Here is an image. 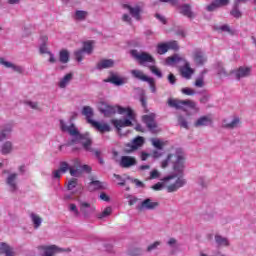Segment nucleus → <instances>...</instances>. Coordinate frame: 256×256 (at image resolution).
Wrapping results in <instances>:
<instances>
[{"label":"nucleus","mask_w":256,"mask_h":256,"mask_svg":"<svg viewBox=\"0 0 256 256\" xmlns=\"http://www.w3.org/2000/svg\"><path fill=\"white\" fill-rule=\"evenodd\" d=\"M169 107H174L175 109H183V107H189L190 109H194L195 111H199L197 107V103L193 100H177V99H169L168 100Z\"/></svg>","instance_id":"6"},{"label":"nucleus","mask_w":256,"mask_h":256,"mask_svg":"<svg viewBox=\"0 0 256 256\" xmlns=\"http://www.w3.org/2000/svg\"><path fill=\"white\" fill-rule=\"evenodd\" d=\"M62 174H64L66 171H69L71 173V166L67 162H61L60 168L58 169Z\"/></svg>","instance_id":"50"},{"label":"nucleus","mask_w":256,"mask_h":256,"mask_svg":"<svg viewBox=\"0 0 256 256\" xmlns=\"http://www.w3.org/2000/svg\"><path fill=\"white\" fill-rule=\"evenodd\" d=\"M0 64L6 67V69L14 70L16 73H23L25 71V69L22 66L9 62L4 58H0Z\"/></svg>","instance_id":"18"},{"label":"nucleus","mask_w":256,"mask_h":256,"mask_svg":"<svg viewBox=\"0 0 256 256\" xmlns=\"http://www.w3.org/2000/svg\"><path fill=\"white\" fill-rule=\"evenodd\" d=\"M61 175H63L59 169L54 170L52 172V179H61Z\"/></svg>","instance_id":"63"},{"label":"nucleus","mask_w":256,"mask_h":256,"mask_svg":"<svg viewBox=\"0 0 256 256\" xmlns=\"http://www.w3.org/2000/svg\"><path fill=\"white\" fill-rule=\"evenodd\" d=\"M151 144L153 145V147L155 149H158V151H163V147H165V145H167V141H163L159 138H152L150 139Z\"/></svg>","instance_id":"31"},{"label":"nucleus","mask_w":256,"mask_h":256,"mask_svg":"<svg viewBox=\"0 0 256 256\" xmlns=\"http://www.w3.org/2000/svg\"><path fill=\"white\" fill-rule=\"evenodd\" d=\"M87 15H89L87 11L77 10L74 14V19L75 21H85V19H87Z\"/></svg>","instance_id":"36"},{"label":"nucleus","mask_w":256,"mask_h":256,"mask_svg":"<svg viewBox=\"0 0 256 256\" xmlns=\"http://www.w3.org/2000/svg\"><path fill=\"white\" fill-rule=\"evenodd\" d=\"M195 87H198V88H203L205 87V78H203V76H200L196 79L195 81Z\"/></svg>","instance_id":"53"},{"label":"nucleus","mask_w":256,"mask_h":256,"mask_svg":"<svg viewBox=\"0 0 256 256\" xmlns=\"http://www.w3.org/2000/svg\"><path fill=\"white\" fill-rule=\"evenodd\" d=\"M130 55H132V57H134V59H136L140 65H145V63H152V65H155V58H153V56L147 52L131 50Z\"/></svg>","instance_id":"8"},{"label":"nucleus","mask_w":256,"mask_h":256,"mask_svg":"<svg viewBox=\"0 0 256 256\" xmlns=\"http://www.w3.org/2000/svg\"><path fill=\"white\" fill-rule=\"evenodd\" d=\"M77 187V179L73 178L72 180L68 181L67 189L68 191H73Z\"/></svg>","instance_id":"56"},{"label":"nucleus","mask_w":256,"mask_h":256,"mask_svg":"<svg viewBox=\"0 0 256 256\" xmlns=\"http://www.w3.org/2000/svg\"><path fill=\"white\" fill-rule=\"evenodd\" d=\"M252 68L247 66H241L234 71L236 79H243L251 75Z\"/></svg>","instance_id":"16"},{"label":"nucleus","mask_w":256,"mask_h":256,"mask_svg":"<svg viewBox=\"0 0 256 256\" xmlns=\"http://www.w3.org/2000/svg\"><path fill=\"white\" fill-rule=\"evenodd\" d=\"M143 143H145V139L141 136L136 137L131 144H128L130 149L128 151H135L139 149V147H143Z\"/></svg>","instance_id":"27"},{"label":"nucleus","mask_w":256,"mask_h":256,"mask_svg":"<svg viewBox=\"0 0 256 256\" xmlns=\"http://www.w3.org/2000/svg\"><path fill=\"white\" fill-rule=\"evenodd\" d=\"M82 173H91V166L87 164H82L81 160L75 158L70 164V175L72 177H81Z\"/></svg>","instance_id":"5"},{"label":"nucleus","mask_w":256,"mask_h":256,"mask_svg":"<svg viewBox=\"0 0 256 256\" xmlns=\"http://www.w3.org/2000/svg\"><path fill=\"white\" fill-rule=\"evenodd\" d=\"M169 163H173V169L176 173H183L185 170V155L181 149H177L174 154H169L166 160L161 163L162 169L169 167Z\"/></svg>","instance_id":"4"},{"label":"nucleus","mask_w":256,"mask_h":256,"mask_svg":"<svg viewBox=\"0 0 256 256\" xmlns=\"http://www.w3.org/2000/svg\"><path fill=\"white\" fill-rule=\"evenodd\" d=\"M41 40H42V44L39 47V52L42 55L45 54V53H47V55H48L49 54V50L47 49V44H45V43H47V40H48L47 36H42Z\"/></svg>","instance_id":"39"},{"label":"nucleus","mask_w":256,"mask_h":256,"mask_svg":"<svg viewBox=\"0 0 256 256\" xmlns=\"http://www.w3.org/2000/svg\"><path fill=\"white\" fill-rule=\"evenodd\" d=\"M222 127L224 129H237V127H241V119L239 117H235L233 120H224L222 122Z\"/></svg>","instance_id":"21"},{"label":"nucleus","mask_w":256,"mask_h":256,"mask_svg":"<svg viewBox=\"0 0 256 256\" xmlns=\"http://www.w3.org/2000/svg\"><path fill=\"white\" fill-rule=\"evenodd\" d=\"M80 205V213L83 214L84 217H90L91 214L95 211V207H92L88 202H79Z\"/></svg>","instance_id":"19"},{"label":"nucleus","mask_w":256,"mask_h":256,"mask_svg":"<svg viewBox=\"0 0 256 256\" xmlns=\"http://www.w3.org/2000/svg\"><path fill=\"white\" fill-rule=\"evenodd\" d=\"M0 255L15 256V250L5 242L0 243Z\"/></svg>","instance_id":"23"},{"label":"nucleus","mask_w":256,"mask_h":256,"mask_svg":"<svg viewBox=\"0 0 256 256\" xmlns=\"http://www.w3.org/2000/svg\"><path fill=\"white\" fill-rule=\"evenodd\" d=\"M13 131V126L11 124H6L0 128V141H5L11 137V132Z\"/></svg>","instance_id":"20"},{"label":"nucleus","mask_w":256,"mask_h":256,"mask_svg":"<svg viewBox=\"0 0 256 256\" xmlns=\"http://www.w3.org/2000/svg\"><path fill=\"white\" fill-rule=\"evenodd\" d=\"M119 165L124 169H129V167H133V165H137V160L135 159V157L122 156L120 159Z\"/></svg>","instance_id":"17"},{"label":"nucleus","mask_w":256,"mask_h":256,"mask_svg":"<svg viewBox=\"0 0 256 256\" xmlns=\"http://www.w3.org/2000/svg\"><path fill=\"white\" fill-rule=\"evenodd\" d=\"M149 69H150L151 73H153V75H156V77H158L159 79H161V77H163L161 70H159L154 65L149 66Z\"/></svg>","instance_id":"51"},{"label":"nucleus","mask_w":256,"mask_h":256,"mask_svg":"<svg viewBox=\"0 0 256 256\" xmlns=\"http://www.w3.org/2000/svg\"><path fill=\"white\" fill-rule=\"evenodd\" d=\"M217 73H218V75H220L221 77L227 76V72H225V68H223V64H222V63H218V64H217Z\"/></svg>","instance_id":"54"},{"label":"nucleus","mask_w":256,"mask_h":256,"mask_svg":"<svg viewBox=\"0 0 256 256\" xmlns=\"http://www.w3.org/2000/svg\"><path fill=\"white\" fill-rule=\"evenodd\" d=\"M215 241L218 245H223L224 247L229 246V241H227V238H224L222 236L216 235L215 236Z\"/></svg>","instance_id":"43"},{"label":"nucleus","mask_w":256,"mask_h":256,"mask_svg":"<svg viewBox=\"0 0 256 256\" xmlns=\"http://www.w3.org/2000/svg\"><path fill=\"white\" fill-rule=\"evenodd\" d=\"M113 213V209L111 207H106L101 213L97 214L98 219H105L109 217Z\"/></svg>","instance_id":"41"},{"label":"nucleus","mask_w":256,"mask_h":256,"mask_svg":"<svg viewBox=\"0 0 256 256\" xmlns=\"http://www.w3.org/2000/svg\"><path fill=\"white\" fill-rule=\"evenodd\" d=\"M68 210L70 211V213H72V215H74V217H79L80 212H79V209L77 208V205L69 204Z\"/></svg>","instance_id":"47"},{"label":"nucleus","mask_w":256,"mask_h":256,"mask_svg":"<svg viewBox=\"0 0 256 256\" xmlns=\"http://www.w3.org/2000/svg\"><path fill=\"white\" fill-rule=\"evenodd\" d=\"M129 256H143V248L134 247L128 250Z\"/></svg>","instance_id":"40"},{"label":"nucleus","mask_w":256,"mask_h":256,"mask_svg":"<svg viewBox=\"0 0 256 256\" xmlns=\"http://www.w3.org/2000/svg\"><path fill=\"white\" fill-rule=\"evenodd\" d=\"M60 129L64 133H69V135L72 137V144L80 143L85 151H90V153H93V148H91L92 140L88 133L81 134L79 129L75 127V124L67 125L63 120H60Z\"/></svg>","instance_id":"2"},{"label":"nucleus","mask_w":256,"mask_h":256,"mask_svg":"<svg viewBox=\"0 0 256 256\" xmlns=\"http://www.w3.org/2000/svg\"><path fill=\"white\" fill-rule=\"evenodd\" d=\"M146 83L149 84L152 93H155L157 91V88L155 87V79L150 78Z\"/></svg>","instance_id":"59"},{"label":"nucleus","mask_w":256,"mask_h":256,"mask_svg":"<svg viewBox=\"0 0 256 256\" xmlns=\"http://www.w3.org/2000/svg\"><path fill=\"white\" fill-rule=\"evenodd\" d=\"M178 124L180 127H183V129H189V123L187 122V119L183 116H178Z\"/></svg>","instance_id":"49"},{"label":"nucleus","mask_w":256,"mask_h":256,"mask_svg":"<svg viewBox=\"0 0 256 256\" xmlns=\"http://www.w3.org/2000/svg\"><path fill=\"white\" fill-rule=\"evenodd\" d=\"M169 49L177 51L179 49V44L177 41H170L166 43H160L157 45L156 51L158 55H165Z\"/></svg>","instance_id":"11"},{"label":"nucleus","mask_w":256,"mask_h":256,"mask_svg":"<svg viewBox=\"0 0 256 256\" xmlns=\"http://www.w3.org/2000/svg\"><path fill=\"white\" fill-rule=\"evenodd\" d=\"M197 183L198 185H200V187H207L209 180H207L205 176H199L197 179Z\"/></svg>","instance_id":"52"},{"label":"nucleus","mask_w":256,"mask_h":256,"mask_svg":"<svg viewBox=\"0 0 256 256\" xmlns=\"http://www.w3.org/2000/svg\"><path fill=\"white\" fill-rule=\"evenodd\" d=\"M22 229L25 233L31 234L33 231H37V229H39V225H26Z\"/></svg>","instance_id":"48"},{"label":"nucleus","mask_w":256,"mask_h":256,"mask_svg":"<svg viewBox=\"0 0 256 256\" xmlns=\"http://www.w3.org/2000/svg\"><path fill=\"white\" fill-rule=\"evenodd\" d=\"M225 5H229V0H215L207 6V11H215L219 7H225Z\"/></svg>","instance_id":"25"},{"label":"nucleus","mask_w":256,"mask_h":256,"mask_svg":"<svg viewBox=\"0 0 256 256\" xmlns=\"http://www.w3.org/2000/svg\"><path fill=\"white\" fill-rule=\"evenodd\" d=\"M181 91L184 95H195V90H193L192 88H182Z\"/></svg>","instance_id":"60"},{"label":"nucleus","mask_w":256,"mask_h":256,"mask_svg":"<svg viewBox=\"0 0 256 256\" xmlns=\"http://www.w3.org/2000/svg\"><path fill=\"white\" fill-rule=\"evenodd\" d=\"M214 29L216 31H224L227 33L231 32V29L229 28V25H227V24H224L222 26H214Z\"/></svg>","instance_id":"57"},{"label":"nucleus","mask_w":256,"mask_h":256,"mask_svg":"<svg viewBox=\"0 0 256 256\" xmlns=\"http://www.w3.org/2000/svg\"><path fill=\"white\" fill-rule=\"evenodd\" d=\"M166 64L172 67L177 65L178 67L181 68L189 65L190 63L187 61V58H185V56H182L180 54H174L166 58Z\"/></svg>","instance_id":"9"},{"label":"nucleus","mask_w":256,"mask_h":256,"mask_svg":"<svg viewBox=\"0 0 256 256\" xmlns=\"http://www.w3.org/2000/svg\"><path fill=\"white\" fill-rule=\"evenodd\" d=\"M142 121L145 125L152 131V133L157 132V122H155V113H150L142 116Z\"/></svg>","instance_id":"13"},{"label":"nucleus","mask_w":256,"mask_h":256,"mask_svg":"<svg viewBox=\"0 0 256 256\" xmlns=\"http://www.w3.org/2000/svg\"><path fill=\"white\" fill-rule=\"evenodd\" d=\"M160 245H161V241H155L154 243L147 246L146 253H153V251H157Z\"/></svg>","instance_id":"42"},{"label":"nucleus","mask_w":256,"mask_h":256,"mask_svg":"<svg viewBox=\"0 0 256 256\" xmlns=\"http://www.w3.org/2000/svg\"><path fill=\"white\" fill-rule=\"evenodd\" d=\"M167 245H168L169 247H175V246L177 245V239H175V238H170V239L168 240V242H167Z\"/></svg>","instance_id":"64"},{"label":"nucleus","mask_w":256,"mask_h":256,"mask_svg":"<svg viewBox=\"0 0 256 256\" xmlns=\"http://www.w3.org/2000/svg\"><path fill=\"white\" fill-rule=\"evenodd\" d=\"M115 179L118 180V185H120L121 187H123V185H125V179L119 175V174H114Z\"/></svg>","instance_id":"62"},{"label":"nucleus","mask_w":256,"mask_h":256,"mask_svg":"<svg viewBox=\"0 0 256 256\" xmlns=\"http://www.w3.org/2000/svg\"><path fill=\"white\" fill-rule=\"evenodd\" d=\"M98 109L105 117H111V115H115L119 113V115H125L124 119H113L111 121L112 125L117 129L119 135H125L121 133L122 127H133V123H135V111L131 109V107H121V106H111L107 102H100L98 105Z\"/></svg>","instance_id":"1"},{"label":"nucleus","mask_w":256,"mask_h":256,"mask_svg":"<svg viewBox=\"0 0 256 256\" xmlns=\"http://www.w3.org/2000/svg\"><path fill=\"white\" fill-rule=\"evenodd\" d=\"M192 59L195 65L203 66L207 63V56L200 49L194 50L192 53Z\"/></svg>","instance_id":"14"},{"label":"nucleus","mask_w":256,"mask_h":256,"mask_svg":"<svg viewBox=\"0 0 256 256\" xmlns=\"http://www.w3.org/2000/svg\"><path fill=\"white\" fill-rule=\"evenodd\" d=\"M123 9H127L136 21H141V13H143V3H138L134 6H131L129 4H124Z\"/></svg>","instance_id":"10"},{"label":"nucleus","mask_w":256,"mask_h":256,"mask_svg":"<svg viewBox=\"0 0 256 256\" xmlns=\"http://www.w3.org/2000/svg\"><path fill=\"white\" fill-rule=\"evenodd\" d=\"M131 75L135 77V79H139L140 81L147 82L151 77L145 75L141 70H131Z\"/></svg>","instance_id":"35"},{"label":"nucleus","mask_w":256,"mask_h":256,"mask_svg":"<svg viewBox=\"0 0 256 256\" xmlns=\"http://www.w3.org/2000/svg\"><path fill=\"white\" fill-rule=\"evenodd\" d=\"M195 70L191 68V64H187L186 66L180 67V74L184 79H191Z\"/></svg>","instance_id":"24"},{"label":"nucleus","mask_w":256,"mask_h":256,"mask_svg":"<svg viewBox=\"0 0 256 256\" xmlns=\"http://www.w3.org/2000/svg\"><path fill=\"white\" fill-rule=\"evenodd\" d=\"M207 125H211V118L207 116L200 117L195 123L194 127H207Z\"/></svg>","instance_id":"32"},{"label":"nucleus","mask_w":256,"mask_h":256,"mask_svg":"<svg viewBox=\"0 0 256 256\" xmlns=\"http://www.w3.org/2000/svg\"><path fill=\"white\" fill-rule=\"evenodd\" d=\"M30 217L34 225H41L43 223V219L40 218L38 214L32 213Z\"/></svg>","instance_id":"45"},{"label":"nucleus","mask_w":256,"mask_h":256,"mask_svg":"<svg viewBox=\"0 0 256 256\" xmlns=\"http://www.w3.org/2000/svg\"><path fill=\"white\" fill-rule=\"evenodd\" d=\"M238 7L239 5L235 4L234 8L231 11V15L233 17H236V19H239V17H241V11H239Z\"/></svg>","instance_id":"55"},{"label":"nucleus","mask_w":256,"mask_h":256,"mask_svg":"<svg viewBox=\"0 0 256 256\" xmlns=\"http://www.w3.org/2000/svg\"><path fill=\"white\" fill-rule=\"evenodd\" d=\"M59 61L60 63H69V51L68 50H61L59 53Z\"/></svg>","instance_id":"37"},{"label":"nucleus","mask_w":256,"mask_h":256,"mask_svg":"<svg viewBox=\"0 0 256 256\" xmlns=\"http://www.w3.org/2000/svg\"><path fill=\"white\" fill-rule=\"evenodd\" d=\"M107 83H113L114 85H123V79L117 77V76H112L109 79L105 80Z\"/></svg>","instance_id":"44"},{"label":"nucleus","mask_w":256,"mask_h":256,"mask_svg":"<svg viewBox=\"0 0 256 256\" xmlns=\"http://www.w3.org/2000/svg\"><path fill=\"white\" fill-rule=\"evenodd\" d=\"M0 152L2 155H9V153L13 152V142L6 141L0 146Z\"/></svg>","instance_id":"30"},{"label":"nucleus","mask_w":256,"mask_h":256,"mask_svg":"<svg viewBox=\"0 0 256 256\" xmlns=\"http://www.w3.org/2000/svg\"><path fill=\"white\" fill-rule=\"evenodd\" d=\"M115 66V61L113 59H103L100 60L97 64V69H111V67Z\"/></svg>","instance_id":"28"},{"label":"nucleus","mask_w":256,"mask_h":256,"mask_svg":"<svg viewBox=\"0 0 256 256\" xmlns=\"http://www.w3.org/2000/svg\"><path fill=\"white\" fill-rule=\"evenodd\" d=\"M159 207L158 202H153L151 199L147 198L141 202L138 206L139 211H153V209H157Z\"/></svg>","instance_id":"15"},{"label":"nucleus","mask_w":256,"mask_h":256,"mask_svg":"<svg viewBox=\"0 0 256 256\" xmlns=\"http://www.w3.org/2000/svg\"><path fill=\"white\" fill-rule=\"evenodd\" d=\"M38 250L43 251L41 256H55L57 255V253H63V252L71 253V250L69 248L63 249L58 247L57 245H50V246L41 245V246H38Z\"/></svg>","instance_id":"7"},{"label":"nucleus","mask_w":256,"mask_h":256,"mask_svg":"<svg viewBox=\"0 0 256 256\" xmlns=\"http://www.w3.org/2000/svg\"><path fill=\"white\" fill-rule=\"evenodd\" d=\"M82 115H85L88 123H92L93 120V108L91 106H84L82 109Z\"/></svg>","instance_id":"33"},{"label":"nucleus","mask_w":256,"mask_h":256,"mask_svg":"<svg viewBox=\"0 0 256 256\" xmlns=\"http://www.w3.org/2000/svg\"><path fill=\"white\" fill-rule=\"evenodd\" d=\"M71 81H73V72H70L62 77L58 82V87L60 89H65L69 85V83H71Z\"/></svg>","instance_id":"26"},{"label":"nucleus","mask_w":256,"mask_h":256,"mask_svg":"<svg viewBox=\"0 0 256 256\" xmlns=\"http://www.w3.org/2000/svg\"><path fill=\"white\" fill-rule=\"evenodd\" d=\"M126 199H128V205H135L137 203V198L132 195H126Z\"/></svg>","instance_id":"61"},{"label":"nucleus","mask_w":256,"mask_h":256,"mask_svg":"<svg viewBox=\"0 0 256 256\" xmlns=\"http://www.w3.org/2000/svg\"><path fill=\"white\" fill-rule=\"evenodd\" d=\"M93 41H86L83 44V52L87 53V55H91L93 53Z\"/></svg>","instance_id":"38"},{"label":"nucleus","mask_w":256,"mask_h":256,"mask_svg":"<svg viewBox=\"0 0 256 256\" xmlns=\"http://www.w3.org/2000/svg\"><path fill=\"white\" fill-rule=\"evenodd\" d=\"M74 56L76 61H78V63H81V61H83V57H85V52L83 51V49L77 50L74 52Z\"/></svg>","instance_id":"46"},{"label":"nucleus","mask_w":256,"mask_h":256,"mask_svg":"<svg viewBox=\"0 0 256 256\" xmlns=\"http://www.w3.org/2000/svg\"><path fill=\"white\" fill-rule=\"evenodd\" d=\"M19 174L9 173L6 177V185L11 193H17L19 191L18 179Z\"/></svg>","instance_id":"12"},{"label":"nucleus","mask_w":256,"mask_h":256,"mask_svg":"<svg viewBox=\"0 0 256 256\" xmlns=\"http://www.w3.org/2000/svg\"><path fill=\"white\" fill-rule=\"evenodd\" d=\"M177 177V175H170L168 177H165L162 179V182H158L155 185L152 186V189L154 191H161L163 189V187H165V184L167 185V192L168 193H175V191H179V189H181V187H185V185L187 184V180H185V178L183 177H178L175 182L173 183V179H175Z\"/></svg>","instance_id":"3"},{"label":"nucleus","mask_w":256,"mask_h":256,"mask_svg":"<svg viewBox=\"0 0 256 256\" xmlns=\"http://www.w3.org/2000/svg\"><path fill=\"white\" fill-rule=\"evenodd\" d=\"M107 187V184L99 181V180H92L88 185L89 191H97L99 189H105Z\"/></svg>","instance_id":"29"},{"label":"nucleus","mask_w":256,"mask_h":256,"mask_svg":"<svg viewBox=\"0 0 256 256\" xmlns=\"http://www.w3.org/2000/svg\"><path fill=\"white\" fill-rule=\"evenodd\" d=\"M180 13L189 19H193L194 15L191 11V6L189 4H184L180 6Z\"/></svg>","instance_id":"34"},{"label":"nucleus","mask_w":256,"mask_h":256,"mask_svg":"<svg viewBox=\"0 0 256 256\" xmlns=\"http://www.w3.org/2000/svg\"><path fill=\"white\" fill-rule=\"evenodd\" d=\"M90 125H92L94 129H97L99 133H109V131H111V126L105 122H97L94 120Z\"/></svg>","instance_id":"22"},{"label":"nucleus","mask_w":256,"mask_h":256,"mask_svg":"<svg viewBox=\"0 0 256 256\" xmlns=\"http://www.w3.org/2000/svg\"><path fill=\"white\" fill-rule=\"evenodd\" d=\"M161 177V173L157 170V169H154L150 172V177L149 179H159Z\"/></svg>","instance_id":"58"}]
</instances>
